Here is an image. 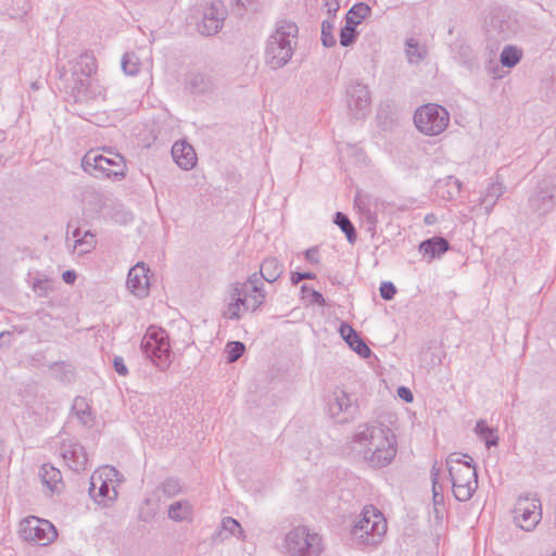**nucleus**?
<instances>
[{
    "mask_svg": "<svg viewBox=\"0 0 556 556\" xmlns=\"http://www.w3.org/2000/svg\"><path fill=\"white\" fill-rule=\"evenodd\" d=\"M552 556H556V553H555V554H553Z\"/></svg>",
    "mask_w": 556,
    "mask_h": 556,
    "instance_id": "41",
    "label": "nucleus"
},
{
    "mask_svg": "<svg viewBox=\"0 0 556 556\" xmlns=\"http://www.w3.org/2000/svg\"><path fill=\"white\" fill-rule=\"evenodd\" d=\"M249 2H250V0H237V4L242 5V7H244Z\"/></svg>",
    "mask_w": 556,
    "mask_h": 556,
    "instance_id": "39",
    "label": "nucleus"
},
{
    "mask_svg": "<svg viewBox=\"0 0 556 556\" xmlns=\"http://www.w3.org/2000/svg\"><path fill=\"white\" fill-rule=\"evenodd\" d=\"M40 481L47 495L60 493L63 489V480L60 470L50 465H43L41 467Z\"/></svg>",
    "mask_w": 556,
    "mask_h": 556,
    "instance_id": "13",
    "label": "nucleus"
},
{
    "mask_svg": "<svg viewBox=\"0 0 556 556\" xmlns=\"http://www.w3.org/2000/svg\"><path fill=\"white\" fill-rule=\"evenodd\" d=\"M448 113L437 104H426L419 108L414 115L417 129L428 136L442 132L448 125Z\"/></svg>",
    "mask_w": 556,
    "mask_h": 556,
    "instance_id": "6",
    "label": "nucleus"
},
{
    "mask_svg": "<svg viewBox=\"0 0 556 556\" xmlns=\"http://www.w3.org/2000/svg\"><path fill=\"white\" fill-rule=\"evenodd\" d=\"M340 334L346 341V343L361 356L368 357L370 355V349L364 343L356 331L348 324L340 326Z\"/></svg>",
    "mask_w": 556,
    "mask_h": 556,
    "instance_id": "15",
    "label": "nucleus"
},
{
    "mask_svg": "<svg viewBox=\"0 0 556 556\" xmlns=\"http://www.w3.org/2000/svg\"><path fill=\"white\" fill-rule=\"evenodd\" d=\"M245 351V346L242 342L232 341L226 345V355L229 363L236 362Z\"/></svg>",
    "mask_w": 556,
    "mask_h": 556,
    "instance_id": "22",
    "label": "nucleus"
},
{
    "mask_svg": "<svg viewBox=\"0 0 556 556\" xmlns=\"http://www.w3.org/2000/svg\"><path fill=\"white\" fill-rule=\"evenodd\" d=\"M315 278V275L312 273H292L291 275V281L293 283H299L302 279H313Z\"/></svg>",
    "mask_w": 556,
    "mask_h": 556,
    "instance_id": "32",
    "label": "nucleus"
},
{
    "mask_svg": "<svg viewBox=\"0 0 556 556\" xmlns=\"http://www.w3.org/2000/svg\"><path fill=\"white\" fill-rule=\"evenodd\" d=\"M447 466L454 496L458 501L469 500L478 485L476 468L471 458L454 453L450 455Z\"/></svg>",
    "mask_w": 556,
    "mask_h": 556,
    "instance_id": "1",
    "label": "nucleus"
},
{
    "mask_svg": "<svg viewBox=\"0 0 556 556\" xmlns=\"http://www.w3.org/2000/svg\"><path fill=\"white\" fill-rule=\"evenodd\" d=\"M150 269L144 263L132 266L127 277V288L137 296H146L150 290Z\"/></svg>",
    "mask_w": 556,
    "mask_h": 556,
    "instance_id": "12",
    "label": "nucleus"
},
{
    "mask_svg": "<svg viewBox=\"0 0 556 556\" xmlns=\"http://www.w3.org/2000/svg\"><path fill=\"white\" fill-rule=\"evenodd\" d=\"M227 521L239 527V523L235 519H228Z\"/></svg>",
    "mask_w": 556,
    "mask_h": 556,
    "instance_id": "40",
    "label": "nucleus"
},
{
    "mask_svg": "<svg viewBox=\"0 0 556 556\" xmlns=\"http://www.w3.org/2000/svg\"><path fill=\"white\" fill-rule=\"evenodd\" d=\"M128 58H125L124 61H123V67L126 72H128L127 70V65H128ZM130 74H132L134 72L132 71H129Z\"/></svg>",
    "mask_w": 556,
    "mask_h": 556,
    "instance_id": "38",
    "label": "nucleus"
},
{
    "mask_svg": "<svg viewBox=\"0 0 556 556\" xmlns=\"http://www.w3.org/2000/svg\"><path fill=\"white\" fill-rule=\"evenodd\" d=\"M476 429L477 432L486 441L488 444H495L496 435L490 428H488L485 422H478Z\"/></svg>",
    "mask_w": 556,
    "mask_h": 556,
    "instance_id": "26",
    "label": "nucleus"
},
{
    "mask_svg": "<svg viewBox=\"0 0 556 556\" xmlns=\"http://www.w3.org/2000/svg\"><path fill=\"white\" fill-rule=\"evenodd\" d=\"M147 355L157 365L165 364L169 358V341L165 331L157 327H150L142 340Z\"/></svg>",
    "mask_w": 556,
    "mask_h": 556,
    "instance_id": "10",
    "label": "nucleus"
},
{
    "mask_svg": "<svg viewBox=\"0 0 556 556\" xmlns=\"http://www.w3.org/2000/svg\"><path fill=\"white\" fill-rule=\"evenodd\" d=\"M84 169L92 175L124 177L127 170L124 157L110 149H94L83 157Z\"/></svg>",
    "mask_w": 556,
    "mask_h": 556,
    "instance_id": "2",
    "label": "nucleus"
},
{
    "mask_svg": "<svg viewBox=\"0 0 556 556\" xmlns=\"http://www.w3.org/2000/svg\"><path fill=\"white\" fill-rule=\"evenodd\" d=\"M336 224L342 229L343 232L346 233L348 238L351 241L352 237L354 236V227L349 220V218L342 213H337Z\"/></svg>",
    "mask_w": 556,
    "mask_h": 556,
    "instance_id": "24",
    "label": "nucleus"
},
{
    "mask_svg": "<svg viewBox=\"0 0 556 556\" xmlns=\"http://www.w3.org/2000/svg\"><path fill=\"white\" fill-rule=\"evenodd\" d=\"M291 556H317L321 551V539L315 532L300 527L291 531L286 540Z\"/></svg>",
    "mask_w": 556,
    "mask_h": 556,
    "instance_id": "7",
    "label": "nucleus"
},
{
    "mask_svg": "<svg viewBox=\"0 0 556 556\" xmlns=\"http://www.w3.org/2000/svg\"><path fill=\"white\" fill-rule=\"evenodd\" d=\"M521 50L515 47H506L501 54V62L504 66H515L521 59Z\"/></svg>",
    "mask_w": 556,
    "mask_h": 556,
    "instance_id": "19",
    "label": "nucleus"
},
{
    "mask_svg": "<svg viewBox=\"0 0 556 556\" xmlns=\"http://www.w3.org/2000/svg\"><path fill=\"white\" fill-rule=\"evenodd\" d=\"M296 31L298 29L294 24H287L277 29L276 34L271 37L268 42L267 54L273 67L285 65L291 58L292 39L295 38Z\"/></svg>",
    "mask_w": 556,
    "mask_h": 556,
    "instance_id": "5",
    "label": "nucleus"
},
{
    "mask_svg": "<svg viewBox=\"0 0 556 556\" xmlns=\"http://www.w3.org/2000/svg\"><path fill=\"white\" fill-rule=\"evenodd\" d=\"M243 304L244 301L241 298L232 295L230 302L224 311V317L228 319H238L240 317V312Z\"/></svg>",
    "mask_w": 556,
    "mask_h": 556,
    "instance_id": "20",
    "label": "nucleus"
},
{
    "mask_svg": "<svg viewBox=\"0 0 556 556\" xmlns=\"http://www.w3.org/2000/svg\"><path fill=\"white\" fill-rule=\"evenodd\" d=\"M433 503H434V510H435V514L438 515V518L442 519L443 511H444L443 496L435 491V488H433Z\"/></svg>",
    "mask_w": 556,
    "mask_h": 556,
    "instance_id": "29",
    "label": "nucleus"
},
{
    "mask_svg": "<svg viewBox=\"0 0 556 556\" xmlns=\"http://www.w3.org/2000/svg\"><path fill=\"white\" fill-rule=\"evenodd\" d=\"M305 257H306L307 261H309L313 264H318L319 263V253H318V250L315 249V248L308 249L305 252Z\"/></svg>",
    "mask_w": 556,
    "mask_h": 556,
    "instance_id": "33",
    "label": "nucleus"
},
{
    "mask_svg": "<svg viewBox=\"0 0 556 556\" xmlns=\"http://www.w3.org/2000/svg\"><path fill=\"white\" fill-rule=\"evenodd\" d=\"M369 460L374 466L388 465L395 456V438L389 430L372 428L368 438Z\"/></svg>",
    "mask_w": 556,
    "mask_h": 556,
    "instance_id": "4",
    "label": "nucleus"
},
{
    "mask_svg": "<svg viewBox=\"0 0 556 556\" xmlns=\"http://www.w3.org/2000/svg\"><path fill=\"white\" fill-rule=\"evenodd\" d=\"M370 7L365 3L353 5L346 14V22L357 26L366 16L370 14Z\"/></svg>",
    "mask_w": 556,
    "mask_h": 556,
    "instance_id": "18",
    "label": "nucleus"
},
{
    "mask_svg": "<svg viewBox=\"0 0 556 556\" xmlns=\"http://www.w3.org/2000/svg\"><path fill=\"white\" fill-rule=\"evenodd\" d=\"M62 277L66 283H73L76 279V274L73 270H66L63 273Z\"/></svg>",
    "mask_w": 556,
    "mask_h": 556,
    "instance_id": "35",
    "label": "nucleus"
},
{
    "mask_svg": "<svg viewBox=\"0 0 556 556\" xmlns=\"http://www.w3.org/2000/svg\"><path fill=\"white\" fill-rule=\"evenodd\" d=\"M396 293V289L392 282H382L380 286V295L384 300H391Z\"/></svg>",
    "mask_w": 556,
    "mask_h": 556,
    "instance_id": "28",
    "label": "nucleus"
},
{
    "mask_svg": "<svg viewBox=\"0 0 556 556\" xmlns=\"http://www.w3.org/2000/svg\"><path fill=\"white\" fill-rule=\"evenodd\" d=\"M114 368L121 376H126L128 370L122 357L114 358Z\"/></svg>",
    "mask_w": 556,
    "mask_h": 556,
    "instance_id": "31",
    "label": "nucleus"
},
{
    "mask_svg": "<svg viewBox=\"0 0 556 556\" xmlns=\"http://www.w3.org/2000/svg\"><path fill=\"white\" fill-rule=\"evenodd\" d=\"M312 295H313V298H314L316 303H318L320 305L325 304V300H324L323 295L319 292L313 291Z\"/></svg>",
    "mask_w": 556,
    "mask_h": 556,
    "instance_id": "37",
    "label": "nucleus"
},
{
    "mask_svg": "<svg viewBox=\"0 0 556 556\" xmlns=\"http://www.w3.org/2000/svg\"><path fill=\"white\" fill-rule=\"evenodd\" d=\"M397 394L401 399H403L405 402L407 403H410L413 402V393L410 392L409 389L405 388V387H401L399 388L397 390Z\"/></svg>",
    "mask_w": 556,
    "mask_h": 556,
    "instance_id": "34",
    "label": "nucleus"
},
{
    "mask_svg": "<svg viewBox=\"0 0 556 556\" xmlns=\"http://www.w3.org/2000/svg\"><path fill=\"white\" fill-rule=\"evenodd\" d=\"M542 516L539 500L530 496L519 497L514 508V520L523 530L533 529Z\"/></svg>",
    "mask_w": 556,
    "mask_h": 556,
    "instance_id": "11",
    "label": "nucleus"
},
{
    "mask_svg": "<svg viewBox=\"0 0 556 556\" xmlns=\"http://www.w3.org/2000/svg\"><path fill=\"white\" fill-rule=\"evenodd\" d=\"M222 27V20L217 16H208L205 17L202 25L200 26V31L203 35H213L218 31Z\"/></svg>",
    "mask_w": 556,
    "mask_h": 556,
    "instance_id": "21",
    "label": "nucleus"
},
{
    "mask_svg": "<svg viewBox=\"0 0 556 556\" xmlns=\"http://www.w3.org/2000/svg\"><path fill=\"white\" fill-rule=\"evenodd\" d=\"M117 472L112 467H102L91 476L90 493L100 502L116 497Z\"/></svg>",
    "mask_w": 556,
    "mask_h": 556,
    "instance_id": "9",
    "label": "nucleus"
},
{
    "mask_svg": "<svg viewBox=\"0 0 556 556\" xmlns=\"http://www.w3.org/2000/svg\"><path fill=\"white\" fill-rule=\"evenodd\" d=\"M20 533L24 540L39 545H48L56 538L54 526L50 521L35 516H29L21 522Z\"/></svg>",
    "mask_w": 556,
    "mask_h": 556,
    "instance_id": "8",
    "label": "nucleus"
},
{
    "mask_svg": "<svg viewBox=\"0 0 556 556\" xmlns=\"http://www.w3.org/2000/svg\"><path fill=\"white\" fill-rule=\"evenodd\" d=\"M33 289L39 295H45L51 290V282L48 278H38L34 281Z\"/></svg>",
    "mask_w": 556,
    "mask_h": 556,
    "instance_id": "27",
    "label": "nucleus"
},
{
    "mask_svg": "<svg viewBox=\"0 0 556 556\" xmlns=\"http://www.w3.org/2000/svg\"><path fill=\"white\" fill-rule=\"evenodd\" d=\"M328 29H331L330 25H323V41L325 46H331L333 43V39L330 38V41L327 39Z\"/></svg>",
    "mask_w": 556,
    "mask_h": 556,
    "instance_id": "36",
    "label": "nucleus"
},
{
    "mask_svg": "<svg viewBox=\"0 0 556 556\" xmlns=\"http://www.w3.org/2000/svg\"><path fill=\"white\" fill-rule=\"evenodd\" d=\"M168 514L174 520H184L190 516V507L182 503H175L169 507Z\"/></svg>",
    "mask_w": 556,
    "mask_h": 556,
    "instance_id": "23",
    "label": "nucleus"
},
{
    "mask_svg": "<svg viewBox=\"0 0 556 556\" xmlns=\"http://www.w3.org/2000/svg\"><path fill=\"white\" fill-rule=\"evenodd\" d=\"M355 28L354 24L345 23V26L341 29L340 41L342 46H349L353 42L355 38Z\"/></svg>",
    "mask_w": 556,
    "mask_h": 556,
    "instance_id": "25",
    "label": "nucleus"
},
{
    "mask_svg": "<svg viewBox=\"0 0 556 556\" xmlns=\"http://www.w3.org/2000/svg\"><path fill=\"white\" fill-rule=\"evenodd\" d=\"M172 154L177 165L181 168H192L197 163V154L193 148L186 141H177L173 146Z\"/></svg>",
    "mask_w": 556,
    "mask_h": 556,
    "instance_id": "14",
    "label": "nucleus"
},
{
    "mask_svg": "<svg viewBox=\"0 0 556 556\" xmlns=\"http://www.w3.org/2000/svg\"><path fill=\"white\" fill-rule=\"evenodd\" d=\"M352 532L361 542L375 543L386 534L387 521L376 507L366 506Z\"/></svg>",
    "mask_w": 556,
    "mask_h": 556,
    "instance_id": "3",
    "label": "nucleus"
},
{
    "mask_svg": "<svg viewBox=\"0 0 556 556\" xmlns=\"http://www.w3.org/2000/svg\"><path fill=\"white\" fill-rule=\"evenodd\" d=\"M447 250L448 242L440 237L426 240L419 245V252L429 260H433L434 257L442 255Z\"/></svg>",
    "mask_w": 556,
    "mask_h": 556,
    "instance_id": "16",
    "label": "nucleus"
},
{
    "mask_svg": "<svg viewBox=\"0 0 556 556\" xmlns=\"http://www.w3.org/2000/svg\"><path fill=\"white\" fill-rule=\"evenodd\" d=\"M282 271V265L274 257L266 258L261 265V274L267 281H275Z\"/></svg>",
    "mask_w": 556,
    "mask_h": 556,
    "instance_id": "17",
    "label": "nucleus"
},
{
    "mask_svg": "<svg viewBox=\"0 0 556 556\" xmlns=\"http://www.w3.org/2000/svg\"><path fill=\"white\" fill-rule=\"evenodd\" d=\"M86 243L88 248H93L96 245V237L92 233L86 232L81 240L76 241L75 248L78 245Z\"/></svg>",
    "mask_w": 556,
    "mask_h": 556,
    "instance_id": "30",
    "label": "nucleus"
}]
</instances>
